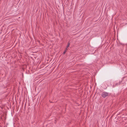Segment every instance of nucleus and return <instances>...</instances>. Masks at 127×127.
Wrapping results in <instances>:
<instances>
[{"mask_svg": "<svg viewBox=\"0 0 127 127\" xmlns=\"http://www.w3.org/2000/svg\"><path fill=\"white\" fill-rule=\"evenodd\" d=\"M109 95V93L106 92H103L101 95V96L104 98H105L107 96H108Z\"/></svg>", "mask_w": 127, "mask_h": 127, "instance_id": "obj_1", "label": "nucleus"}, {"mask_svg": "<svg viewBox=\"0 0 127 127\" xmlns=\"http://www.w3.org/2000/svg\"><path fill=\"white\" fill-rule=\"evenodd\" d=\"M70 42H68V45H67L66 47V50H67V48H68L69 47V46L70 45Z\"/></svg>", "mask_w": 127, "mask_h": 127, "instance_id": "obj_2", "label": "nucleus"}, {"mask_svg": "<svg viewBox=\"0 0 127 127\" xmlns=\"http://www.w3.org/2000/svg\"><path fill=\"white\" fill-rule=\"evenodd\" d=\"M67 50H66V49H65V50L64 51V52L63 53V54H65V52H66V51Z\"/></svg>", "mask_w": 127, "mask_h": 127, "instance_id": "obj_3", "label": "nucleus"}]
</instances>
